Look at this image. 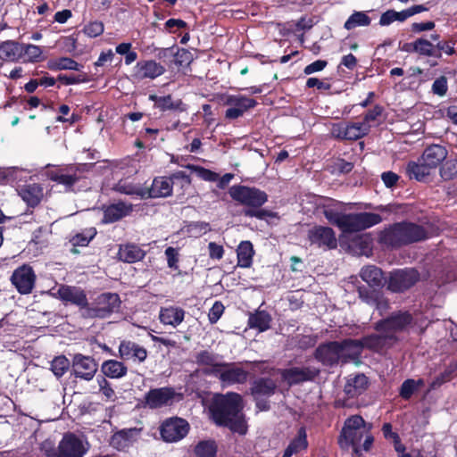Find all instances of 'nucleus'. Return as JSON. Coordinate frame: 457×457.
Segmentation results:
<instances>
[{
    "instance_id": "423d86ee",
    "label": "nucleus",
    "mask_w": 457,
    "mask_h": 457,
    "mask_svg": "<svg viewBox=\"0 0 457 457\" xmlns=\"http://www.w3.org/2000/svg\"><path fill=\"white\" fill-rule=\"evenodd\" d=\"M230 197L240 204L252 208H259L268 201L267 194L256 187L234 185L228 189Z\"/></svg>"
},
{
    "instance_id": "09e8293b",
    "label": "nucleus",
    "mask_w": 457,
    "mask_h": 457,
    "mask_svg": "<svg viewBox=\"0 0 457 457\" xmlns=\"http://www.w3.org/2000/svg\"><path fill=\"white\" fill-rule=\"evenodd\" d=\"M70 366V361L64 355H60L52 361L51 370L55 377L61 378L69 370Z\"/></svg>"
},
{
    "instance_id": "f03ea898",
    "label": "nucleus",
    "mask_w": 457,
    "mask_h": 457,
    "mask_svg": "<svg viewBox=\"0 0 457 457\" xmlns=\"http://www.w3.org/2000/svg\"><path fill=\"white\" fill-rule=\"evenodd\" d=\"M324 216L333 225L337 226L343 234L369 228L382 221L380 215L372 212L345 214L333 208H326Z\"/></svg>"
},
{
    "instance_id": "a211bd4d",
    "label": "nucleus",
    "mask_w": 457,
    "mask_h": 457,
    "mask_svg": "<svg viewBox=\"0 0 457 457\" xmlns=\"http://www.w3.org/2000/svg\"><path fill=\"white\" fill-rule=\"evenodd\" d=\"M308 238L312 245L319 247L326 246L333 249L337 247V238L332 228L328 227L316 226L308 232Z\"/></svg>"
},
{
    "instance_id": "774afa93",
    "label": "nucleus",
    "mask_w": 457,
    "mask_h": 457,
    "mask_svg": "<svg viewBox=\"0 0 457 457\" xmlns=\"http://www.w3.org/2000/svg\"><path fill=\"white\" fill-rule=\"evenodd\" d=\"M209 255L212 259L220 260L222 258L224 250L222 245H217L214 242H211L208 245Z\"/></svg>"
},
{
    "instance_id": "4d7b16f0",
    "label": "nucleus",
    "mask_w": 457,
    "mask_h": 457,
    "mask_svg": "<svg viewBox=\"0 0 457 457\" xmlns=\"http://www.w3.org/2000/svg\"><path fill=\"white\" fill-rule=\"evenodd\" d=\"M210 230V224L204 221L192 222L187 226V232L194 237H200Z\"/></svg>"
},
{
    "instance_id": "0e129e2a",
    "label": "nucleus",
    "mask_w": 457,
    "mask_h": 457,
    "mask_svg": "<svg viewBox=\"0 0 457 457\" xmlns=\"http://www.w3.org/2000/svg\"><path fill=\"white\" fill-rule=\"evenodd\" d=\"M432 91L434 94L443 96L447 91V79L442 76L436 79L432 85Z\"/></svg>"
},
{
    "instance_id": "a18cd8bd",
    "label": "nucleus",
    "mask_w": 457,
    "mask_h": 457,
    "mask_svg": "<svg viewBox=\"0 0 457 457\" xmlns=\"http://www.w3.org/2000/svg\"><path fill=\"white\" fill-rule=\"evenodd\" d=\"M217 446L213 441L199 442L195 447L196 457H216Z\"/></svg>"
},
{
    "instance_id": "0eeeda50",
    "label": "nucleus",
    "mask_w": 457,
    "mask_h": 457,
    "mask_svg": "<svg viewBox=\"0 0 457 457\" xmlns=\"http://www.w3.org/2000/svg\"><path fill=\"white\" fill-rule=\"evenodd\" d=\"M120 297L114 293H104L99 295L91 306L82 312L86 318H105L114 312L120 307Z\"/></svg>"
},
{
    "instance_id": "6e6552de",
    "label": "nucleus",
    "mask_w": 457,
    "mask_h": 457,
    "mask_svg": "<svg viewBox=\"0 0 457 457\" xmlns=\"http://www.w3.org/2000/svg\"><path fill=\"white\" fill-rule=\"evenodd\" d=\"M88 448L89 445L83 437L67 433L59 443L57 457H83Z\"/></svg>"
},
{
    "instance_id": "c9c22d12",
    "label": "nucleus",
    "mask_w": 457,
    "mask_h": 457,
    "mask_svg": "<svg viewBox=\"0 0 457 457\" xmlns=\"http://www.w3.org/2000/svg\"><path fill=\"white\" fill-rule=\"evenodd\" d=\"M271 317L264 311H258L250 315L248 325L251 328H256L259 332L266 331L270 328Z\"/></svg>"
},
{
    "instance_id": "680f3d73",
    "label": "nucleus",
    "mask_w": 457,
    "mask_h": 457,
    "mask_svg": "<svg viewBox=\"0 0 457 457\" xmlns=\"http://www.w3.org/2000/svg\"><path fill=\"white\" fill-rule=\"evenodd\" d=\"M289 445H291L292 449L295 450V453H298L299 451L305 449L308 445L307 439H306V433L305 431L301 428L299 430L298 436L294 439Z\"/></svg>"
},
{
    "instance_id": "2eb2a0df",
    "label": "nucleus",
    "mask_w": 457,
    "mask_h": 457,
    "mask_svg": "<svg viewBox=\"0 0 457 457\" xmlns=\"http://www.w3.org/2000/svg\"><path fill=\"white\" fill-rule=\"evenodd\" d=\"M11 280L19 293L27 295L29 294L34 287L36 275L31 267L22 265L13 271Z\"/></svg>"
},
{
    "instance_id": "aec40b11",
    "label": "nucleus",
    "mask_w": 457,
    "mask_h": 457,
    "mask_svg": "<svg viewBox=\"0 0 457 457\" xmlns=\"http://www.w3.org/2000/svg\"><path fill=\"white\" fill-rule=\"evenodd\" d=\"M61 300L79 306L83 312L87 308V300L84 291L79 287L62 286L57 291Z\"/></svg>"
},
{
    "instance_id": "a878e982",
    "label": "nucleus",
    "mask_w": 457,
    "mask_h": 457,
    "mask_svg": "<svg viewBox=\"0 0 457 457\" xmlns=\"http://www.w3.org/2000/svg\"><path fill=\"white\" fill-rule=\"evenodd\" d=\"M165 69L154 61H145L137 62L136 66V76L139 79H155L163 74Z\"/></svg>"
},
{
    "instance_id": "c85d7f7f",
    "label": "nucleus",
    "mask_w": 457,
    "mask_h": 457,
    "mask_svg": "<svg viewBox=\"0 0 457 457\" xmlns=\"http://www.w3.org/2000/svg\"><path fill=\"white\" fill-rule=\"evenodd\" d=\"M18 194L28 205L36 206L43 197V188L38 184H29L21 187Z\"/></svg>"
},
{
    "instance_id": "20e7f679",
    "label": "nucleus",
    "mask_w": 457,
    "mask_h": 457,
    "mask_svg": "<svg viewBox=\"0 0 457 457\" xmlns=\"http://www.w3.org/2000/svg\"><path fill=\"white\" fill-rule=\"evenodd\" d=\"M370 427L367 426L363 419L359 415L350 417L345 422L338 444L342 449L353 447L355 453H359L358 445L364 436V434L370 431Z\"/></svg>"
},
{
    "instance_id": "72a5a7b5",
    "label": "nucleus",
    "mask_w": 457,
    "mask_h": 457,
    "mask_svg": "<svg viewBox=\"0 0 457 457\" xmlns=\"http://www.w3.org/2000/svg\"><path fill=\"white\" fill-rule=\"evenodd\" d=\"M151 100L154 101L155 105L162 111L165 110H178L180 112L186 111V105L180 99L174 100L171 96H150Z\"/></svg>"
},
{
    "instance_id": "bb28decb",
    "label": "nucleus",
    "mask_w": 457,
    "mask_h": 457,
    "mask_svg": "<svg viewBox=\"0 0 457 457\" xmlns=\"http://www.w3.org/2000/svg\"><path fill=\"white\" fill-rule=\"evenodd\" d=\"M137 434L136 428L120 430L112 436L110 444L117 450H124L136 441Z\"/></svg>"
},
{
    "instance_id": "f257e3e1",
    "label": "nucleus",
    "mask_w": 457,
    "mask_h": 457,
    "mask_svg": "<svg viewBox=\"0 0 457 457\" xmlns=\"http://www.w3.org/2000/svg\"><path fill=\"white\" fill-rule=\"evenodd\" d=\"M242 409V397L237 393L215 395L208 407L210 417L215 424L228 427L233 432L245 435L247 425Z\"/></svg>"
},
{
    "instance_id": "49530a36",
    "label": "nucleus",
    "mask_w": 457,
    "mask_h": 457,
    "mask_svg": "<svg viewBox=\"0 0 457 457\" xmlns=\"http://www.w3.org/2000/svg\"><path fill=\"white\" fill-rule=\"evenodd\" d=\"M356 254H368L370 251V238L367 235L357 237L350 245Z\"/></svg>"
},
{
    "instance_id": "393cba45",
    "label": "nucleus",
    "mask_w": 457,
    "mask_h": 457,
    "mask_svg": "<svg viewBox=\"0 0 457 457\" xmlns=\"http://www.w3.org/2000/svg\"><path fill=\"white\" fill-rule=\"evenodd\" d=\"M131 212L132 204L119 202L104 209L102 221L104 223H112L129 215Z\"/></svg>"
},
{
    "instance_id": "de8ad7c7",
    "label": "nucleus",
    "mask_w": 457,
    "mask_h": 457,
    "mask_svg": "<svg viewBox=\"0 0 457 457\" xmlns=\"http://www.w3.org/2000/svg\"><path fill=\"white\" fill-rule=\"evenodd\" d=\"M196 361L199 364H204L211 367L210 373L213 374L215 376V368L217 365H221L222 362L218 361V357L208 352V351H202L196 355Z\"/></svg>"
},
{
    "instance_id": "ddd939ff",
    "label": "nucleus",
    "mask_w": 457,
    "mask_h": 457,
    "mask_svg": "<svg viewBox=\"0 0 457 457\" xmlns=\"http://www.w3.org/2000/svg\"><path fill=\"white\" fill-rule=\"evenodd\" d=\"M215 376L224 386L243 384L246 381L248 373L241 367L232 363L222 362L215 368Z\"/></svg>"
},
{
    "instance_id": "338daca9",
    "label": "nucleus",
    "mask_w": 457,
    "mask_h": 457,
    "mask_svg": "<svg viewBox=\"0 0 457 457\" xmlns=\"http://www.w3.org/2000/svg\"><path fill=\"white\" fill-rule=\"evenodd\" d=\"M327 64H328V62L324 60H317V61L312 62L311 64L307 65L304 68L303 72L306 75H310L314 72L320 71L327 66Z\"/></svg>"
},
{
    "instance_id": "473e14b6",
    "label": "nucleus",
    "mask_w": 457,
    "mask_h": 457,
    "mask_svg": "<svg viewBox=\"0 0 457 457\" xmlns=\"http://www.w3.org/2000/svg\"><path fill=\"white\" fill-rule=\"evenodd\" d=\"M145 256V252L137 245H120L118 257L120 261L128 263H133L140 261Z\"/></svg>"
},
{
    "instance_id": "3c124183",
    "label": "nucleus",
    "mask_w": 457,
    "mask_h": 457,
    "mask_svg": "<svg viewBox=\"0 0 457 457\" xmlns=\"http://www.w3.org/2000/svg\"><path fill=\"white\" fill-rule=\"evenodd\" d=\"M96 234V230L94 228L86 229L82 233L75 235L71 238V243L74 246H85L94 238Z\"/></svg>"
},
{
    "instance_id": "a19ab883",
    "label": "nucleus",
    "mask_w": 457,
    "mask_h": 457,
    "mask_svg": "<svg viewBox=\"0 0 457 457\" xmlns=\"http://www.w3.org/2000/svg\"><path fill=\"white\" fill-rule=\"evenodd\" d=\"M391 340L386 333L381 332V335H372L365 337L361 342L363 348L367 347L374 351H381L386 345L387 341Z\"/></svg>"
},
{
    "instance_id": "cd10ccee",
    "label": "nucleus",
    "mask_w": 457,
    "mask_h": 457,
    "mask_svg": "<svg viewBox=\"0 0 457 457\" xmlns=\"http://www.w3.org/2000/svg\"><path fill=\"white\" fill-rule=\"evenodd\" d=\"M23 45L13 40H6L0 44V59L16 62L22 57Z\"/></svg>"
},
{
    "instance_id": "79ce46f5",
    "label": "nucleus",
    "mask_w": 457,
    "mask_h": 457,
    "mask_svg": "<svg viewBox=\"0 0 457 457\" xmlns=\"http://www.w3.org/2000/svg\"><path fill=\"white\" fill-rule=\"evenodd\" d=\"M282 378L289 385L307 380L310 378L309 371L299 368H293L282 371Z\"/></svg>"
},
{
    "instance_id": "9d476101",
    "label": "nucleus",
    "mask_w": 457,
    "mask_h": 457,
    "mask_svg": "<svg viewBox=\"0 0 457 457\" xmlns=\"http://www.w3.org/2000/svg\"><path fill=\"white\" fill-rule=\"evenodd\" d=\"M224 104L228 106L225 112L227 120H236L256 105V101L244 95H228L224 97Z\"/></svg>"
},
{
    "instance_id": "2f4dec72",
    "label": "nucleus",
    "mask_w": 457,
    "mask_h": 457,
    "mask_svg": "<svg viewBox=\"0 0 457 457\" xmlns=\"http://www.w3.org/2000/svg\"><path fill=\"white\" fill-rule=\"evenodd\" d=\"M368 386V378L363 374H358L347 378L345 386V394L353 398L361 395Z\"/></svg>"
},
{
    "instance_id": "bf43d9fd",
    "label": "nucleus",
    "mask_w": 457,
    "mask_h": 457,
    "mask_svg": "<svg viewBox=\"0 0 457 457\" xmlns=\"http://www.w3.org/2000/svg\"><path fill=\"white\" fill-rule=\"evenodd\" d=\"M193 54L190 51L181 48L175 54V62L180 66H187L193 61Z\"/></svg>"
},
{
    "instance_id": "4468645a",
    "label": "nucleus",
    "mask_w": 457,
    "mask_h": 457,
    "mask_svg": "<svg viewBox=\"0 0 457 457\" xmlns=\"http://www.w3.org/2000/svg\"><path fill=\"white\" fill-rule=\"evenodd\" d=\"M420 278L414 269L398 270L391 273L388 288L393 292H403L412 287Z\"/></svg>"
},
{
    "instance_id": "f8f14e48",
    "label": "nucleus",
    "mask_w": 457,
    "mask_h": 457,
    "mask_svg": "<svg viewBox=\"0 0 457 457\" xmlns=\"http://www.w3.org/2000/svg\"><path fill=\"white\" fill-rule=\"evenodd\" d=\"M370 129V125L361 122L334 124L331 135L334 137L346 140H356L365 136Z\"/></svg>"
},
{
    "instance_id": "412c9836",
    "label": "nucleus",
    "mask_w": 457,
    "mask_h": 457,
    "mask_svg": "<svg viewBox=\"0 0 457 457\" xmlns=\"http://www.w3.org/2000/svg\"><path fill=\"white\" fill-rule=\"evenodd\" d=\"M340 345V358L342 362H359V357L363 349V344L360 340L346 339Z\"/></svg>"
},
{
    "instance_id": "6ab92c4d",
    "label": "nucleus",
    "mask_w": 457,
    "mask_h": 457,
    "mask_svg": "<svg viewBox=\"0 0 457 457\" xmlns=\"http://www.w3.org/2000/svg\"><path fill=\"white\" fill-rule=\"evenodd\" d=\"M171 388L162 387L150 390L145 395V403L152 409L171 405L176 397Z\"/></svg>"
},
{
    "instance_id": "8fccbe9b",
    "label": "nucleus",
    "mask_w": 457,
    "mask_h": 457,
    "mask_svg": "<svg viewBox=\"0 0 457 457\" xmlns=\"http://www.w3.org/2000/svg\"><path fill=\"white\" fill-rule=\"evenodd\" d=\"M440 176L445 180L457 179V157L446 161L440 168Z\"/></svg>"
},
{
    "instance_id": "7ed1b4c3",
    "label": "nucleus",
    "mask_w": 457,
    "mask_h": 457,
    "mask_svg": "<svg viewBox=\"0 0 457 457\" xmlns=\"http://www.w3.org/2000/svg\"><path fill=\"white\" fill-rule=\"evenodd\" d=\"M426 237L427 232L421 226L411 222H399L380 231L378 240L386 246L398 247Z\"/></svg>"
},
{
    "instance_id": "ea45409f",
    "label": "nucleus",
    "mask_w": 457,
    "mask_h": 457,
    "mask_svg": "<svg viewBox=\"0 0 457 457\" xmlns=\"http://www.w3.org/2000/svg\"><path fill=\"white\" fill-rule=\"evenodd\" d=\"M276 388V384L270 378H260L256 380L252 387L253 395L255 397L270 396Z\"/></svg>"
},
{
    "instance_id": "864d4df0",
    "label": "nucleus",
    "mask_w": 457,
    "mask_h": 457,
    "mask_svg": "<svg viewBox=\"0 0 457 457\" xmlns=\"http://www.w3.org/2000/svg\"><path fill=\"white\" fill-rule=\"evenodd\" d=\"M21 170L16 167L0 168V183H12L17 180Z\"/></svg>"
},
{
    "instance_id": "4be33fe9",
    "label": "nucleus",
    "mask_w": 457,
    "mask_h": 457,
    "mask_svg": "<svg viewBox=\"0 0 457 457\" xmlns=\"http://www.w3.org/2000/svg\"><path fill=\"white\" fill-rule=\"evenodd\" d=\"M119 353L120 358L124 360H133L139 362L146 359L147 352L139 345L131 341H122L119 346Z\"/></svg>"
},
{
    "instance_id": "b1692460",
    "label": "nucleus",
    "mask_w": 457,
    "mask_h": 457,
    "mask_svg": "<svg viewBox=\"0 0 457 457\" xmlns=\"http://www.w3.org/2000/svg\"><path fill=\"white\" fill-rule=\"evenodd\" d=\"M185 318V311L176 306L162 307L159 312L160 321L166 326L177 328Z\"/></svg>"
},
{
    "instance_id": "13d9d810",
    "label": "nucleus",
    "mask_w": 457,
    "mask_h": 457,
    "mask_svg": "<svg viewBox=\"0 0 457 457\" xmlns=\"http://www.w3.org/2000/svg\"><path fill=\"white\" fill-rule=\"evenodd\" d=\"M53 70H72V71H79L80 68V65L75 62L74 60L63 57L56 61L54 63H53L50 66Z\"/></svg>"
},
{
    "instance_id": "c756f323",
    "label": "nucleus",
    "mask_w": 457,
    "mask_h": 457,
    "mask_svg": "<svg viewBox=\"0 0 457 457\" xmlns=\"http://www.w3.org/2000/svg\"><path fill=\"white\" fill-rule=\"evenodd\" d=\"M447 151L439 145L428 146L420 158L436 170L437 166L446 158Z\"/></svg>"
},
{
    "instance_id": "39448f33",
    "label": "nucleus",
    "mask_w": 457,
    "mask_h": 457,
    "mask_svg": "<svg viewBox=\"0 0 457 457\" xmlns=\"http://www.w3.org/2000/svg\"><path fill=\"white\" fill-rule=\"evenodd\" d=\"M179 182L182 187H188L191 179L184 171H177L170 177H160L154 179L150 188L145 187V198L167 197L172 193V186Z\"/></svg>"
},
{
    "instance_id": "9b49d317",
    "label": "nucleus",
    "mask_w": 457,
    "mask_h": 457,
    "mask_svg": "<svg viewBox=\"0 0 457 457\" xmlns=\"http://www.w3.org/2000/svg\"><path fill=\"white\" fill-rule=\"evenodd\" d=\"M189 430L188 423L180 418H170L162 422L160 428L162 438L168 443H174L184 438Z\"/></svg>"
},
{
    "instance_id": "e433bc0d",
    "label": "nucleus",
    "mask_w": 457,
    "mask_h": 457,
    "mask_svg": "<svg viewBox=\"0 0 457 457\" xmlns=\"http://www.w3.org/2000/svg\"><path fill=\"white\" fill-rule=\"evenodd\" d=\"M253 255V245L249 241H243L237 247V265L248 268L252 264Z\"/></svg>"
},
{
    "instance_id": "5fc2aeb1",
    "label": "nucleus",
    "mask_w": 457,
    "mask_h": 457,
    "mask_svg": "<svg viewBox=\"0 0 457 457\" xmlns=\"http://www.w3.org/2000/svg\"><path fill=\"white\" fill-rule=\"evenodd\" d=\"M359 293L363 301L370 305H375L380 313L383 310L387 308V303L382 299H378V295L375 292H372L371 295L365 294L362 290H360Z\"/></svg>"
},
{
    "instance_id": "dca6fc26",
    "label": "nucleus",
    "mask_w": 457,
    "mask_h": 457,
    "mask_svg": "<svg viewBox=\"0 0 457 457\" xmlns=\"http://www.w3.org/2000/svg\"><path fill=\"white\" fill-rule=\"evenodd\" d=\"M72 371L76 378L91 380L97 371V364L89 356L76 354L72 361Z\"/></svg>"
},
{
    "instance_id": "f704fd0d",
    "label": "nucleus",
    "mask_w": 457,
    "mask_h": 457,
    "mask_svg": "<svg viewBox=\"0 0 457 457\" xmlns=\"http://www.w3.org/2000/svg\"><path fill=\"white\" fill-rule=\"evenodd\" d=\"M103 373L112 378H120L127 374V367L116 360H108L102 364Z\"/></svg>"
},
{
    "instance_id": "37998d69",
    "label": "nucleus",
    "mask_w": 457,
    "mask_h": 457,
    "mask_svg": "<svg viewBox=\"0 0 457 457\" xmlns=\"http://www.w3.org/2000/svg\"><path fill=\"white\" fill-rule=\"evenodd\" d=\"M370 24V17L363 12H354L345 22V29L351 30L359 26H369Z\"/></svg>"
},
{
    "instance_id": "603ef678",
    "label": "nucleus",
    "mask_w": 457,
    "mask_h": 457,
    "mask_svg": "<svg viewBox=\"0 0 457 457\" xmlns=\"http://www.w3.org/2000/svg\"><path fill=\"white\" fill-rule=\"evenodd\" d=\"M26 57V62H35L41 60L42 50L36 45H23V54Z\"/></svg>"
},
{
    "instance_id": "e2e57ef3",
    "label": "nucleus",
    "mask_w": 457,
    "mask_h": 457,
    "mask_svg": "<svg viewBox=\"0 0 457 457\" xmlns=\"http://www.w3.org/2000/svg\"><path fill=\"white\" fill-rule=\"evenodd\" d=\"M84 32L90 37H96L104 32V24L100 21L90 22L85 27Z\"/></svg>"
},
{
    "instance_id": "58836bf2",
    "label": "nucleus",
    "mask_w": 457,
    "mask_h": 457,
    "mask_svg": "<svg viewBox=\"0 0 457 457\" xmlns=\"http://www.w3.org/2000/svg\"><path fill=\"white\" fill-rule=\"evenodd\" d=\"M361 278L370 287H378L383 280L382 271L376 266H366L361 269Z\"/></svg>"
},
{
    "instance_id": "7c9ffc66",
    "label": "nucleus",
    "mask_w": 457,
    "mask_h": 457,
    "mask_svg": "<svg viewBox=\"0 0 457 457\" xmlns=\"http://www.w3.org/2000/svg\"><path fill=\"white\" fill-rule=\"evenodd\" d=\"M406 170L410 179L422 181L435 170L420 157L417 162H409Z\"/></svg>"
},
{
    "instance_id": "1a4fd4ad",
    "label": "nucleus",
    "mask_w": 457,
    "mask_h": 457,
    "mask_svg": "<svg viewBox=\"0 0 457 457\" xmlns=\"http://www.w3.org/2000/svg\"><path fill=\"white\" fill-rule=\"evenodd\" d=\"M87 168V164L70 165L65 168L48 170L46 175L51 180L63 185L66 188H71L82 178V173Z\"/></svg>"
},
{
    "instance_id": "c03bdc74",
    "label": "nucleus",
    "mask_w": 457,
    "mask_h": 457,
    "mask_svg": "<svg viewBox=\"0 0 457 457\" xmlns=\"http://www.w3.org/2000/svg\"><path fill=\"white\" fill-rule=\"evenodd\" d=\"M116 190L120 193L137 195L140 198H145V187L140 185H133L126 181H120L116 186Z\"/></svg>"
},
{
    "instance_id": "69168bd1",
    "label": "nucleus",
    "mask_w": 457,
    "mask_h": 457,
    "mask_svg": "<svg viewBox=\"0 0 457 457\" xmlns=\"http://www.w3.org/2000/svg\"><path fill=\"white\" fill-rule=\"evenodd\" d=\"M224 312V306L220 302H215L211 308L208 317L211 323H216Z\"/></svg>"
},
{
    "instance_id": "f3484780",
    "label": "nucleus",
    "mask_w": 457,
    "mask_h": 457,
    "mask_svg": "<svg viewBox=\"0 0 457 457\" xmlns=\"http://www.w3.org/2000/svg\"><path fill=\"white\" fill-rule=\"evenodd\" d=\"M411 316L407 312H399L378 323L377 329L386 333L392 339V334L406 328L411 322Z\"/></svg>"
},
{
    "instance_id": "052dcab7",
    "label": "nucleus",
    "mask_w": 457,
    "mask_h": 457,
    "mask_svg": "<svg viewBox=\"0 0 457 457\" xmlns=\"http://www.w3.org/2000/svg\"><path fill=\"white\" fill-rule=\"evenodd\" d=\"M416 390V381L414 379H407L403 383L401 386L400 395L403 399H409Z\"/></svg>"
},
{
    "instance_id": "5701e85b",
    "label": "nucleus",
    "mask_w": 457,
    "mask_h": 457,
    "mask_svg": "<svg viewBox=\"0 0 457 457\" xmlns=\"http://www.w3.org/2000/svg\"><path fill=\"white\" fill-rule=\"evenodd\" d=\"M316 358L324 364H333L339 361L340 358V345L337 342H331L320 345L316 350Z\"/></svg>"
},
{
    "instance_id": "4c0bfd02",
    "label": "nucleus",
    "mask_w": 457,
    "mask_h": 457,
    "mask_svg": "<svg viewBox=\"0 0 457 457\" xmlns=\"http://www.w3.org/2000/svg\"><path fill=\"white\" fill-rule=\"evenodd\" d=\"M404 50L406 51H414L420 54L425 55V56H437L438 54H436L435 46L429 42L427 39L419 38L413 43L404 46Z\"/></svg>"
},
{
    "instance_id": "6e6d98bb",
    "label": "nucleus",
    "mask_w": 457,
    "mask_h": 457,
    "mask_svg": "<svg viewBox=\"0 0 457 457\" xmlns=\"http://www.w3.org/2000/svg\"><path fill=\"white\" fill-rule=\"evenodd\" d=\"M187 167L203 180L213 182L217 181L219 179V175L216 172L207 170L204 167L196 165H188Z\"/></svg>"
}]
</instances>
